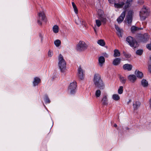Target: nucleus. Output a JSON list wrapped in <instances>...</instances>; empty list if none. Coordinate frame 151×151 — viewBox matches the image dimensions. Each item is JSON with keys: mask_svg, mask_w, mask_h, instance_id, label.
<instances>
[{"mask_svg": "<svg viewBox=\"0 0 151 151\" xmlns=\"http://www.w3.org/2000/svg\"><path fill=\"white\" fill-rule=\"evenodd\" d=\"M41 80L40 78L38 77L35 78L34 81L33 82V86H35L38 85L40 83Z\"/></svg>", "mask_w": 151, "mask_h": 151, "instance_id": "obj_16", "label": "nucleus"}, {"mask_svg": "<svg viewBox=\"0 0 151 151\" xmlns=\"http://www.w3.org/2000/svg\"><path fill=\"white\" fill-rule=\"evenodd\" d=\"M54 43L56 47H58L61 44V41L59 40H57L54 41Z\"/></svg>", "mask_w": 151, "mask_h": 151, "instance_id": "obj_32", "label": "nucleus"}, {"mask_svg": "<svg viewBox=\"0 0 151 151\" xmlns=\"http://www.w3.org/2000/svg\"><path fill=\"white\" fill-rule=\"evenodd\" d=\"M52 52L49 50L48 52V55L49 57H51L52 55Z\"/></svg>", "mask_w": 151, "mask_h": 151, "instance_id": "obj_41", "label": "nucleus"}, {"mask_svg": "<svg viewBox=\"0 0 151 151\" xmlns=\"http://www.w3.org/2000/svg\"><path fill=\"white\" fill-rule=\"evenodd\" d=\"M143 1H142V2L141 3V4H143Z\"/></svg>", "mask_w": 151, "mask_h": 151, "instance_id": "obj_48", "label": "nucleus"}, {"mask_svg": "<svg viewBox=\"0 0 151 151\" xmlns=\"http://www.w3.org/2000/svg\"><path fill=\"white\" fill-rule=\"evenodd\" d=\"M143 52V50H137L136 52V54L137 55H142Z\"/></svg>", "mask_w": 151, "mask_h": 151, "instance_id": "obj_35", "label": "nucleus"}, {"mask_svg": "<svg viewBox=\"0 0 151 151\" xmlns=\"http://www.w3.org/2000/svg\"><path fill=\"white\" fill-rule=\"evenodd\" d=\"M93 83L96 87L100 89H103L105 88V85L101 76L98 74H95L93 79Z\"/></svg>", "mask_w": 151, "mask_h": 151, "instance_id": "obj_1", "label": "nucleus"}, {"mask_svg": "<svg viewBox=\"0 0 151 151\" xmlns=\"http://www.w3.org/2000/svg\"><path fill=\"white\" fill-rule=\"evenodd\" d=\"M105 59L104 57L101 56L99 58V64L101 66H102L103 65V63L105 62Z\"/></svg>", "mask_w": 151, "mask_h": 151, "instance_id": "obj_18", "label": "nucleus"}, {"mask_svg": "<svg viewBox=\"0 0 151 151\" xmlns=\"http://www.w3.org/2000/svg\"><path fill=\"white\" fill-rule=\"evenodd\" d=\"M126 41L130 46L134 48H136L138 46V43L136 40L131 36L127 37L126 38Z\"/></svg>", "mask_w": 151, "mask_h": 151, "instance_id": "obj_4", "label": "nucleus"}, {"mask_svg": "<svg viewBox=\"0 0 151 151\" xmlns=\"http://www.w3.org/2000/svg\"><path fill=\"white\" fill-rule=\"evenodd\" d=\"M133 12L132 11H129L128 12V14L126 16V19L128 24H130L132 20V15Z\"/></svg>", "mask_w": 151, "mask_h": 151, "instance_id": "obj_9", "label": "nucleus"}, {"mask_svg": "<svg viewBox=\"0 0 151 151\" xmlns=\"http://www.w3.org/2000/svg\"><path fill=\"white\" fill-rule=\"evenodd\" d=\"M120 62L121 59L119 58H116L114 60L112 63L114 65H117L120 64Z\"/></svg>", "mask_w": 151, "mask_h": 151, "instance_id": "obj_17", "label": "nucleus"}, {"mask_svg": "<svg viewBox=\"0 0 151 151\" xmlns=\"http://www.w3.org/2000/svg\"><path fill=\"white\" fill-rule=\"evenodd\" d=\"M112 98L115 101H118L120 99L119 96L117 94H114L112 96Z\"/></svg>", "mask_w": 151, "mask_h": 151, "instance_id": "obj_29", "label": "nucleus"}, {"mask_svg": "<svg viewBox=\"0 0 151 151\" xmlns=\"http://www.w3.org/2000/svg\"><path fill=\"white\" fill-rule=\"evenodd\" d=\"M125 128L127 130H128L129 129V128L128 127H126Z\"/></svg>", "mask_w": 151, "mask_h": 151, "instance_id": "obj_47", "label": "nucleus"}, {"mask_svg": "<svg viewBox=\"0 0 151 151\" xmlns=\"http://www.w3.org/2000/svg\"><path fill=\"white\" fill-rule=\"evenodd\" d=\"M101 94V91L99 90H97L96 92L95 95L96 97H99Z\"/></svg>", "mask_w": 151, "mask_h": 151, "instance_id": "obj_34", "label": "nucleus"}, {"mask_svg": "<svg viewBox=\"0 0 151 151\" xmlns=\"http://www.w3.org/2000/svg\"><path fill=\"white\" fill-rule=\"evenodd\" d=\"M102 103L104 105H106L107 104V97L106 96H104L102 101Z\"/></svg>", "mask_w": 151, "mask_h": 151, "instance_id": "obj_27", "label": "nucleus"}, {"mask_svg": "<svg viewBox=\"0 0 151 151\" xmlns=\"http://www.w3.org/2000/svg\"><path fill=\"white\" fill-rule=\"evenodd\" d=\"M115 28L117 31V35L119 37H122L121 32L122 30L117 25H115Z\"/></svg>", "mask_w": 151, "mask_h": 151, "instance_id": "obj_21", "label": "nucleus"}, {"mask_svg": "<svg viewBox=\"0 0 151 151\" xmlns=\"http://www.w3.org/2000/svg\"><path fill=\"white\" fill-rule=\"evenodd\" d=\"M142 29V28H139L134 26H132L131 28V30L132 32H134L136 31Z\"/></svg>", "mask_w": 151, "mask_h": 151, "instance_id": "obj_22", "label": "nucleus"}, {"mask_svg": "<svg viewBox=\"0 0 151 151\" xmlns=\"http://www.w3.org/2000/svg\"><path fill=\"white\" fill-rule=\"evenodd\" d=\"M146 47L149 50H151V43L147 44Z\"/></svg>", "mask_w": 151, "mask_h": 151, "instance_id": "obj_40", "label": "nucleus"}, {"mask_svg": "<svg viewBox=\"0 0 151 151\" xmlns=\"http://www.w3.org/2000/svg\"><path fill=\"white\" fill-rule=\"evenodd\" d=\"M45 13L43 12H40L38 13L37 23L41 25L42 23L40 21L41 20L45 22H46V20Z\"/></svg>", "mask_w": 151, "mask_h": 151, "instance_id": "obj_7", "label": "nucleus"}, {"mask_svg": "<svg viewBox=\"0 0 151 151\" xmlns=\"http://www.w3.org/2000/svg\"><path fill=\"white\" fill-rule=\"evenodd\" d=\"M97 43L99 45L103 46L105 45V42L103 40H100L97 41Z\"/></svg>", "mask_w": 151, "mask_h": 151, "instance_id": "obj_26", "label": "nucleus"}, {"mask_svg": "<svg viewBox=\"0 0 151 151\" xmlns=\"http://www.w3.org/2000/svg\"><path fill=\"white\" fill-rule=\"evenodd\" d=\"M131 101V99H129V101L127 102V104L128 105L129 104V103H130Z\"/></svg>", "mask_w": 151, "mask_h": 151, "instance_id": "obj_45", "label": "nucleus"}, {"mask_svg": "<svg viewBox=\"0 0 151 151\" xmlns=\"http://www.w3.org/2000/svg\"><path fill=\"white\" fill-rule=\"evenodd\" d=\"M108 0L110 3L112 4L114 2V0Z\"/></svg>", "mask_w": 151, "mask_h": 151, "instance_id": "obj_44", "label": "nucleus"}, {"mask_svg": "<svg viewBox=\"0 0 151 151\" xmlns=\"http://www.w3.org/2000/svg\"><path fill=\"white\" fill-rule=\"evenodd\" d=\"M150 36L148 34L141 35L139 37V40L143 42H146L150 39Z\"/></svg>", "mask_w": 151, "mask_h": 151, "instance_id": "obj_8", "label": "nucleus"}, {"mask_svg": "<svg viewBox=\"0 0 151 151\" xmlns=\"http://www.w3.org/2000/svg\"><path fill=\"white\" fill-rule=\"evenodd\" d=\"M141 103L138 101H134L133 102V106L134 110H137L140 106Z\"/></svg>", "mask_w": 151, "mask_h": 151, "instance_id": "obj_13", "label": "nucleus"}, {"mask_svg": "<svg viewBox=\"0 0 151 151\" xmlns=\"http://www.w3.org/2000/svg\"><path fill=\"white\" fill-rule=\"evenodd\" d=\"M141 85L144 87H146L148 85V82L145 79H142L141 81Z\"/></svg>", "mask_w": 151, "mask_h": 151, "instance_id": "obj_20", "label": "nucleus"}, {"mask_svg": "<svg viewBox=\"0 0 151 151\" xmlns=\"http://www.w3.org/2000/svg\"><path fill=\"white\" fill-rule=\"evenodd\" d=\"M123 87L121 86L119 88L118 90V93L119 94H121L123 92Z\"/></svg>", "mask_w": 151, "mask_h": 151, "instance_id": "obj_36", "label": "nucleus"}, {"mask_svg": "<svg viewBox=\"0 0 151 151\" xmlns=\"http://www.w3.org/2000/svg\"><path fill=\"white\" fill-rule=\"evenodd\" d=\"M114 57H119L120 55V53L119 50L117 49H115L114 51Z\"/></svg>", "mask_w": 151, "mask_h": 151, "instance_id": "obj_23", "label": "nucleus"}, {"mask_svg": "<svg viewBox=\"0 0 151 151\" xmlns=\"http://www.w3.org/2000/svg\"><path fill=\"white\" fill-rule=\"evenodd\" d=\"M72 6L74 9V11L76 14L78 13V10L76 6V5L74 2H72Z\"/></svg>", "mask_w": 151, "mask_h": 151, "instance_id": "obj_31", "label": "nucleus"}, {"mask_svg": "<svg viewBox=\"0 0 151 151\" xmlns=\"http://www.w3.org/2000/svg\"><path fill=\"white\" fill-rule=\"evenodd\" d=\"M132 1V0H127L124 6V9H126L130 6L131 2Z\"/></svg>", "mask_w": 151, "mask_h": 151, "instance_id": "obj_28", "label": "nucleus"}, {"mask_svg": "<svg viewBox=\"0 0 151 151\" xmlns=\"http://www.w3.org/2000/svg\"><path fill=\"white\" fill-rule=\"evenodd\" d=\"M94 30L95 31V32H96V29H94Z\"/></svg>", "mask_w": 151, "mask_h": 151, "instance_id": "obj_49", "label": "nucleus"}, {"mask_svg": "<svg viewBox=\"0 0 151 151\" xmlns=\"http://www.w3.org/2000/svg\"><path fill=\"white\" fill-rule=\"evenodd\" d=\"M123 53L124 55L127 58H129L131 57L130 54L127 53L125 52H123Z\"/></svg>", "mask_w": 151, "mask_h": 151, "instance_id": "obj_38", "label": "nucleus"}, {"mask_svg": "<svg viewBox=\"0 0 151 151\" xmlns=\"http://www.w3.org/2000/svg\"><path fill=\"white\" fill-rule=\"evenodd\" d=\"M45 101L47 103H49L50 102V101L49 98L47 96L45 98Z\"/></svg>", "mask_w": 151, "mask_h": 151, "instance_id": "obj_39", "label": "nucleus"}, {"mask_svg": "<svg viewBox=\"0 0 151 151\" xmlns=\"http://www.w3.org/2000/svg\"><path fill=\"white\" fill-rule=\"evenodd\" d=\"M77 87V83L74 81L71 83L68 87V90L71 94H73L76 92Z\"/></svg>", "mask_w": 151, "mask_h": 151, "instance_id": "obj_6", "label": "nucleus"}, {"mask_svg": "<svg viewBox=\"0 0 151 151\" xmlns=\"http://www.w3.org/2000/svg\"><path fill=\"white\" fill-rule=\"evenodd\" d=\"M104 16H102L99 17V19H100L101 22L104 23H105L106 22L107 19L106 18L104 17Z\"/></svg>", "mask_w": 151, "mask_h": 151, "instance_id": "obj_33", "label": "nucleus"}, {"mask_svg": "<svg viewBox=\"0 0 151 151\" xmlns=\"http://www.w3.org/2000/svg\"><path fill=\"white\" fill-rule=\"evenodd\" d=\"M124 0H119V2H117L116 1L114 4L115 7L117 8H121L123 7L124 4Z\"/></svg>", "mask_w": 151, "mask_h": 151, "instance_id": "obj_10", "label": "nucleus"}, {"mask_svg": "<svg viewBox=\"0 0 151 151\" xmlns=\"http://www.w3.org/2000/svg\"><path fill=\"white\" fill-rule=\"evenodd\" d=\"M114 126L115 127H117V125L116 124H114Z\"/></svg>", "mask_w": 151, "mask_h": 151, "instance_id": "obj_46", "label": "nucleus"}, {"mask_svg": "<svg viewBox=\"0 0 151 151\" xmlns=\"http://www.w3.org/2000/svg\"><path fill=\"white\" fill-rule=\"evenodd\" d=\"M96 22L97 26L98 27H100L101 25V21L99 20H96Z\"/></svg>", "mask_w": 151, "mask_h": 151, "instance_id": "obj_37", "label": "nucleus"}, {"mask_svg": "<svg viewBox=\"0 0 151 151\" xmlns=\"http://www.w3.org/2000/svg\"><path fill=\"white\" fill-rule=\"evenodd\" d=\"M88 46L83 41H80L76 47L77 50L79 51H83L86 50Z\"/></svg>", "mask_w": 151, "mask_h": 151, "instance_id": "obj_5", "label": "nucleus"}, {"mask_svg": "<svg viewBox=\"0 0 151 151\" xmlns=\"http://www.w3.org/2000/svg\"><path fill=\"white\" fill-rule=\"evenodd\" d=\"M135 74L140 79L142 78L143 76V73L139 70H136L135 72Z\"/></svg>", "mask_w": 151, "mask_h": 151, "instance_id": "obj_19", "label": "nucleus"}, {"mask_svg": "<svg viewBox=\"0 0 151 151\" xmlns=\"http://www.w3.org/2000/svg\"><path fill=\"white\" fill-rule=\"evenodd\" d=\"M78 75L79 78L80 79L83 80V79L84 76L83 71L80 66L78 68Z\"/></svg>", "mask_w": 151, "mask_h": 151, "instance_id": "obj_11", "label": "nucleus"}, {"mask_svg": "<svg viewBox=\"0 0 151 151\" xmlns=\"http://www.w3.org/2000/svg\"><path fill=\"white\" fill-rule=\"evenodd\" d=\"M58 65L61 72L63 73L65 72L66 67V63L62 55L60 54L58 57Z\"/></svg>", "mask_w": 151, "mask_h": 151, "instance_id": "obj_2", "label": "nucleus"}, {"mask_svg": "<svg viewBox=\"0 0 151 151\" xmlns=\"http://www.w3.org/2000/svg\"><path fill=\"white\" fill-rule=\"evenodd\" d=\"M98 14L99 17L104 16V11L101 9H99L98 11Z\"/></svg>", "mask_w": 151, "mask_h": 151, "instance_id": "obj_24", "label": "nucleus"}, {"mask_svg": "<svg viewBox=\"0 0 151 151\" xmlns=\"http://www.w3.org/2000/svg\"><path fill=\"white\" fill-rule=\"evenodd\" d=\"M126 11H124L121 14L120 16L117 19V21L118 23H120L122 22L125 17Z\"/></svg>", "mask_w": 151, "mask_h": 151, "instance_id": "obj_12", "label": "nucleus"}, {"mask_svg": "<svg viewBox=\"0 0 151 151\" xmlns=\"http://www.w3.org/2000/svg\"><path fill=\"white\" fill-rule=\"evenodd\" d=\"M119 78L120 80V82L122 83H125L126 81V79L124 78L123 77H122L121 76H120L119 77Z\"/></svg>", "mask_w": 151, "mask_h": 151, "instance_id": "obj_30", "label": "nucleus"}, {"mask_svg": "<svg viewBox=\"0 0 151 151\" xmlns=\"http://www.w3.org/2000/svg\"><path fill=\"white\" fill-rule=\"evenodd\" d=\"M128 78L129 81L132 83H134L137 79L136 76L134 75H130L128 76Z\"/></svg>", "mask_w": 151, "mask_h": 151, "instance_id": "obj_15", "label": "nucleus"}, {"mask_svg": "<svg viewBox=\"0 0 151 151\" xmlns=\"http://www.w3.org/2000/svg\"><path fill=\"white\" fill-rule=\"evenodd\" d=\"M132 68V65L129 64H126L123 66V68L124 70H127L128 71L131 70Z\"/></svg>", "mask_w": 151, "mask_h": 151, "instance_id": "obj_14", "label": "nucleus"}, {"mask_svg": "<svg viewBox=\"0 0 151 151\" xmlns=\"http://www.w3.org/2000/svg\"><path fill=\"white\" fill-rule=\"evenodd\" d=\"M102 55L105 57L108 58L109 56L108 55L106 52L103 53Z\"/></svg>", "mask_w": 151, "mask_h": 151, "instance_id": "obj_42", "label": "nucleus"}, {"mask_svg": "<svg viewBox=\"0 0 151 151\" xmlns=\"http://www.w3.org/2000/svg\"><path fill=\"white\" fill-rule=\"evenodd\" d=\"M150 12L149 10L146 7L144 6L140 12L139 15L141 19L142 20H145Z\"/></svg>", "mask_w": 151, "mask_h": 151, "instance_id": "obj_3", "label": "nucleus"}, {"mask_svg": "<svg viewBox=\"0 0 151 151\" xmlns=\"http://www.w3.org/2000/svg\"><path fill=\"white\" fill-rule=\"evenodd\" d=\"M52 30L55 33H57L59 32V27L57 25H54L52 28Z\"/></svg>", "mask_w": 151, "mask_h": 151, "instance_id": "obj_25", "label": "nucleus"}, {"mask_svg": "<svg viewBox=\"0 0 151 151\" xmlns=\"http://www.w3.org/2000/svg\"><path fill=\"white\" fill-rule=\"evenodd\" d=\"M39 37L41 39V42H42L43 40V35L41 34H40L39 35Z\"/></svg>", "mask_w": 151, "mask_h": 151, "instance_id": "obj_43", "label": "nucleus"}]
</instances>
